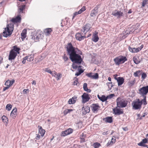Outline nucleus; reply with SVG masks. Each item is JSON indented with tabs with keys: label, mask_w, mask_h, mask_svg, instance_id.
I'll use <instances>...</instances> for the list:
<instances>
[{
	"label": "nucleus",
	"mask_w": 148,
	"mask_h": 148,
	"mask_svg": "<svg viewBox=\"0 0 148 148\" xmlns=\"http://www.w3.org/2000/svg\"><path fill=\"white\" fill-rule=\"evenodd\" d=\"M75 36L76 39L79 41H81L86 38L85 35L82 34L81 32L77 33L75 34Z\"/></svg>",
	"instance_id": "obj_9"
},
{
	"label": "nucleus",
	"mask_w": 148,
	"mask_h": 148,
	"mask_svg": "<svg viewBox=\"0 0 148 148\" xmlns=\"http://www.w3.org/2000/svg\"><path fill=\"white\" fill-rule=\"evenodd\" d=\"M45 71L46 72H48V73H49L51 74H52V71H51V70L50 69H49L48 68L45 69Z\"/></svg>",
	"instance_id": "obj_53"
},
{
	"label": "nucleus",
	"mask_w": 148,
	"mask_h": 148,
	"mask_svg": "<svg viewBox=\"0 0 148 148\" xmlns=\"http://www.w3.org/2000/svg\"><path fill=\"white\" fill-rule=\"evenodd\" d=\"M147 114H146V113H144V114H143V116H141V117H140V119H142V117H145V116L146 115H147Z\"/></svg>",
	"instance_id": "obj_63"
},
{
	"label": "nucleus",
	"mask_w": 148,
	"mask_h": 148,
	"mask_svg": "<svg viewBox=\"0 0 148 148\" xmlns=\"http://www.w3.org/2000/svg\"><path fill=\"white\" fill-rule=\"evenodd\" d=\"M141 70H139L134 72V76L135 77H139L141 73Z\"/></svg>",
	"instance_id": "obj_30"
},
{
	"label": "nucleus",
	"mask_w": 148,
	"mask_h": 148,
	"mask_svg": "<svg viewBox=\"0 0 148 148\" xmlns=\"http://www.w3.org/2000/svg\"><path fill=\"white\" fill-rule=\"evenodd\" d=\"M139 27V24H136L135 25H133L129 29V30H128L127 31H129V34H130L135 30L138 29Z\"/></svg>",
	"instance_id": "obj_13"
},
{
	"label": "nucleus",
	"mask_w": 148,
	"mask_h": 148,
	"mask_svg": "<svg viewBox=\"0 0 148 148\" xmlns=\"http://www.w3.org/2000/svg\"><path fill=\"white\" fill-rule=\"evenodd\" d=\"M9 87L8 86H7L6 87H4L3 89V91H4L5 90H6L8 89L9 88Z\"/></svg>",
	"instance_id": "obj_61"
},
{
	"label": "nucleus",
	"mask_w": 148,
	"mask_h": 148,
	"mask_svg": "<svg viewBox=\"0 0 148 148\" xmlns=\"http://www.w3.org/2000/svg\"><path fill=\"white\" fill-rule=\"evenodd\" d=\"M143 45H142L140 47L138 48L131 47L129 46V50L132 53L137 52L140 51L143 47Z\"/></svg>",
	"instance_id": "obj_8"
},
{
	"label": "nucleus",
	"mask_w": 148,
	"mask_h": 148,
	"mask_svg": "<svg viewBox=\"0 0 148 148\" xmlns=\"http://www.w3.org/2000/svg\"><path fill=\"white\" fill-rule=\"evenodd\" d=\"M21 35L23 38H25L26 36V31L25 29H24L21 33Z\"/></svg>",
	"instance_id": "obj_33"
},
{
	"label": "nucleus",
	"mask_w": 148,
	"mask_h": 148,
	"mask_svg": "<svg viewBox=\"0 0 148 148\" xmlns=\"http://www.w3.org/2000/svg\"><path fill=\"white\" fill-rule=\"evenodd\" d=\"M25 58H26V59H27V60L28 61L30 62L33 61L34 59L33 57L31 56H26L25 57Z\"/></svg>",
	"instance_id": "obj_34"
},
{
	"label": "nucleus",
	"mask_w": 148,
	"mask_h": 148,
	"mask_svg": "<svg viewBox=\"0 0 148 148\" xmlns=\"http://www.w3.org/2000/svg\"><path fill=\"white\" fill-rule=\"evenodd\" d=\"M25 5H22L21 6H20L18 8V12L20 13H22L23 10L25 8Z\"/></svg>",
	"instance_id": "obj_32"
},
{
	"label": "nucleus",
	"mask_w": 148,
	"mask_h": 148,
	"mask_svg": "<svg viewBox=\"0 0 148 148\" xmlns=\"http://www.w3.org/2000/svg\"><path fill=\"white\" fill-rule=\"evenodd\" d=\"M138 146H142V147H147V145H145L144 144H142V143H141L140 145H138Z\"/></svg>",
	"instance_id": "obj_56"
},
{
	"label": "nucleus",
	"mask_w": 148,
	"mask_h": 148,
	"mask_svg": "<svg viewBox=\"0 0 148 148\" xmlns=\"http://www.w3.org/2000/svg\"><path fill=\"white\" fill-rule=\"evenodd\" d=\"M39 134L41 136H43L45 133V130L43 129L41 126H39Z\"/></svg>",
	"instance_id": "obj_27"
},
{
	"label": "nucleus",
	"mask_w": 148,
	"mask_h": 148,
	"mask_svg": "<svg viewBox=\"0 0 148 148\" xmlns=\"http://www.w3.org/2000/svg\"><path fill=\"white\" fill-rule=\"evenodd\" d=\"M114 96V94H111L107 97V99H111Z\"/></svg>",
	"instance_id": "obj_49"
},
{
	"label": "nucleus",
	"mask_w": 148,
	"mask_h": 148,
	"mask_svg": "<svg viewBox=\"0 0 148 148\" xmlns=\"http://www.w3.org/2000/svg\"><path fill=\"white\" fill-rule=\"evenodd\" d=\"M12 107V106L10 104H8L6 106L5 108L8 111L10 110Z\"/></svg>",
	"instance_id": "obj_36"
},
{
	"label": "nucleus",
	"mask_w": 148,
	"mask_h": 148,
	"mask_svg": "<svg viewBox=\"0 0 148 148\" xmlns=\"http://www.w3.org/2000/svg\"><path fill=\"white\" fill-rule=\"evenodd\" d=\"M56 77L57 79V80L59 79L61 77V74H57L56 75Z\"/></svg>",
	"instance_id": "obj_50"
},
{
	"label": "nucleus",
	"mask_w": 148,
	"mask_h": 148,
	"mask_svg": "<svg viewBox=\"0 0 148 148\" xmlns=\"http://www.w3.org/2000/svg\"><path fill=\"white\" fill-rule=\"evenodd\" d=\"M17 55V53L12 50L10 52L8 59L9 60H14Z\"/></svg>",
	"instance_id": "obj_11"
},
{
	"label": "nucleus",
	"mask_w": 148,
	"mask_h": 148,
	"mask_svg": "<svg viewBox=\"0 0 148 148\" xmlns=\"http://www.w3.org/2000/svg\"><path fill=\"white\" fill-rule=\"evenodd\" d=\"M147 77V75L145 73H143L142 74L141 77L143 79H144Z\"/></svg>",
	"instance_id": "obj_48"
},
{
	"label": "nucleus",
	"mask_w": 148,
	"mask_h": 148,
	"mask_svg": "<svg viewBox=\"0 0 148 148\" xmlns=\"http://www.w3.org/2000/svg\"><path fill=\"white\" fill-rule=\"evenodd\" d=\"M133 107L136 109L137 110L140 109L141 107L142 103L140 102V100L138 99L136 101H134L132 103Z\"/></svg>",
	"instance_id": "obj_7"
},
{
	"label": "nucleus",
	"mask_w": 148,
	"mask_h": 148,
	"mask_svg": "<svg viewBox=\"0 0 148 148\" xmlns=\"http://www.w3.org/2000/svg\"><path fill=\"white\" fill-rule=\"evenodd\" d=\"M144 97V99L141 100H140V102H141L142 104L143 103V105H146L147 104V103L146 101V96H143Z\"/></svg>",
	"instance_id": "obj_35"
},
{
	"label": "nucleus",
	"mask_w": 148,
	"mask_h": 148,
	"mask_svg": "<svg viewBox=\"0 0 148 148\" xmlns=\"http://www.w3.org/2000/svg\"><path fill=\"white\" fill-rule=\"evenodd\" d=\"M13 25H7L6 28H5V30L3 32V36L4 37H7L10 35L13 30Z\"/></svg>",
	"instance_id": "obj_2"
},
{
	"label": "nucleus",
	"mask_w": 148,
	"mask_h": 148,
	"mask_svg": "<svg viewBox=\"0 0 148 148\" xmlns=\"http://www.w3.org/2000/svg\"><path fill=\"white\" fill-rule=\"evenodd\" d=\"M97 97L102 102H104L107 99V97H106L104 95H103L101 97H100L99 95H98Z\"/></svg>",
	"instance_id": "obj_28"
},
{
	"label": "nucleus",
	"mask_w": 148,
	"mask_h": 148,
	"mask_svg": "<svg viewBox=\"0 0 148 148\" xmlns=\"http://www.w3.org/2000/svg\"><path fill=\"white\" fill-rule=\"evenodd\" d=\"M114 79L117 80L118 86L121 85L124 82V79L122 77H115Z\"/></svg>",
	"instance_id": "obj_18"
},
{
	"label": "nucleus",
	"mask_w": 148,
	"mask_h": 148,
	"mask_svg": "<svg viewBox=\"0 0 148 148\" xmlns=\"http://www.w3.org/2000/svg\"><path fill=\"white\" fill-rule=\"evenodd\" d=\"M114 114L115 115H119L122 114L123 113V110H121L120 108H118L117 107H116L113 110Z\"/></svg>",
	"instance_id": "obj_15"
},
{
	"label": "nucleus",
	"mask_w": 148,
	"mask_h": 148,
	"mask_svg": "<svg viewBox=\"0 0 148 148\" xmlns=\"http://www.w3.org/2000/svg\"><path fill=\"white\" fill-rule=\"evenodd\" d=\"M26 58H25V57L23 58V60L22 61V62L23 64L25 63L26 62V60H27V59H26Z\"/></svg>",
	"instance_id": "obj_60"
},
{
	"label": "nucleus",
	"mask_w": 148,
	"mask_h": 148,
	"mask_svg": "<svg viewBox=\"0 0 148 148\" xmlns=\"http://www.w3.org/2000/svg\"><path fill=\"white\" fill-rule=\"evenodd\" d=\"M82 66H78V70H79V72L81 73V74L84 71L82 69Z\"/></svg>",
	"instance_id": "obj_44"
},
{
	"label": "nucleus",
	"mask_w": 148,
	"mask_h": 148,
	"mask_svg": "<svg viewBox=\"0 0 148 148\" xmlns=\"http://www.w3.org/2000/svg\"><path fill=\"white\" fill-rule=\"evenodd\" d=\"M79 14H80L79 12V11L75 12L73 14V16L72 19H74L76 16Z\"/></svg>",
	"instance_id": "obj_51"
},
{
	"label": "nucleus",
	"mask_w": 148,
	"mask_h": 148,
	"mask_svg": "<svg viewBox=\"0 0 148 148\" xmlns=\"http://www.w3.org/2000/svg\"><path fill=\"white\" fill-rule=\"evenodd\" d=\"M138 91L140 95L143 96H146L148 93V85L142 87L138 90Z\"/></svg>",
	"instance_id": "obj_6"
},
{
	"label": "nucleus",
	"mask_w": 148,
	"mask_h": 148,
	"mask_svg": "<svg viewBox=\"0 0 148 148\" xmlns=\"http://www.w3.org/2000/svg\"><path fill=\"white\" fill-rule=\"evenodd\" d=\"M66 50L72 62L79 64H81L83 59L81 56L82 55V52L80 50L73 47L72 44L70 43L68 44Z\"/></svg>",
	"instance_id": "obj_1"
},
{
	"label": "nucleus",
	"mask_w": 148,
	"mask_h": 148,
	"mask_svg": "<svg viewBox=\"0 0 148 148\" xmlns=\"http://www.w3.org/2000/svg\"><path fill=\"white\" fill-rule=\"evenodd\" d=\"M106 123H111L113 122L112 118L111 116H108L103 119Z\"/></svg>",
	"instance_id": "obj_26"
},
{
	"label": "nucleus",
	"mask_w": 148,
	"mask_h": 148,
	"mask_svg": "<svg viewBox=\"0 0 148 148\" xmlns=\"http://www.w3.org/2000/svg\"><path fill=\"white\" fill-rule=\"evenodd\" d=\"M82 102L84 103L88 101L90 99L89 95L86 93H84L82 96Z\"/></svg>",
	"instance_id": "obj_10"
},
{
	"label": "nucleus",
	"mask_w": 148,
	"mask_h": 148,
	"mask_svg": "<svg viewBox=\"0 0 148 148\" xmlns=\"http://www.w3.org/2000/svg\"><path fill=\"white\" fill-rule=\"evenodd\" d=\"M127 60L126 57L122 56L116 57L114 60L115 64L117 65L123 64Z\"/></svg>",
	"instance_id": "obj_3"
},
{
	"label": "nucleus",
	"mask_w": 148,
	"mask_h": 148,
	"mask_svg": "<svg viewBox=\"0 0 148 148\" xmlns=\"http://www.w3.org/2000/svg\"><path fill=\"white\" fill-rule=\"evenodd\" d=\"M82 110V114L84 115H85L90 112V107L88 106L83 107Z\"/></svg>",
	"instance_id": "obj_19"
},
{
	"label": "nucleus",
	"mask_w": 148,
	"mask_h": 148,
	"mask_svg": "<svg viewBox=\"0 0 148 148\" xmlns=\"http://www.w3.org/2000/svg\"><path fill=\"white\" fill-rule=\"evenodd\" d=\"M79 83L77 81H75L73 82V84L74 85H77Z\"/></svg>",
	"instance_id": "obj_59"
},
{
	"label": "nucleus",
	"mask_w": 148,
	"mask_h": 148,
	"mask_svg": "<svg viewBox=\"0 0 148 148\" xmlns=\"http://www.w3.org/2000/svg\"><path fill=\"white\" fill-rule=\"evenodd\" d=\"M85 10H86L85 7V6H84L80 10L78 11L79 12V13H80V14L82 13L83 12L85 11Z\"/></svg>",
	"instance_id": "obj_46"
},
{
	"label": "nucleus",
	"mask_w": 148,
	"mask_h": 148,
	"mask_svg": "<svg viewBox=\"0 0 148 148\" xmlns=\"http://www.w3.org/2000/svg\"><path fill=\"white\" fill-rule=\"evenodd\" d=\"M77 97L74 96L72 97V98L70 99L68 101L69 104H74L75 103L77 99Z\"/></svg>",
	"instance_id": "obj_21"
},
{
	"label": "nucleus",
	"mask_w": 148,
	"mask_h": 148,
	"mask_svg": "<svg viewBox=\"0 0 148 148\" xmlns=\"http://www.w3.org/2000/svg\"><path fill=\"white\" fill-rule=\"evenodd\" d=\"M29 90L28 89H25L23 90V92L24 93V94H26L28 92H27Z\"/></svg>",
	"instance_id": "obj_55"
},
{
	"label": "nucleus",
	"mask_w": 148,
	"mask_h": 148,
	"mask_svg": "<svg viewBox=\"0 0 148 148\" xmlns=\"http://www.w3.org/2000/svg\"><path fill=\"white\" fill-rule=\"evenodd\" d=\"M133 59L134 62L136 64H138L140 62V61L135 57H134Z\"/></svg>",
	"instance_id": "obj_40"
},
{
	"label": "nucleus",
	"mask_w": 148,
	"mask_h": 148,
	"mask_svg": "<svg viewBox=\"0 0 148 148\" xmlns=\"http://www.w3.org/2000/svg\"><path fill=\"white\" fill-rule=\"evenodd\" d=\"M91 28V26L90 24H86L82 27V29L81 30V33H82V34L85 35L88 32L91 31L90 30Z\"/></svg>",
	"instance_id": "obj_5"
},
{
	"label": "nucleus",
	"mask_w": 148,
	"mask_h": 148,
	"mask_svg": "<svg viewBox=\"0 0 148 148\" xmlns=\"http://www.w3.org/2000/svg\"><path fill=\"white\" fill-rule=\"evenodd\" d=\"M108 134V131L103 132L102 133V134L103 135H107Z\"/></svg>",
	"instance_id": "obj_58"
},
{
	"label": "nucleus",
	"mask_w": 148,
	"mask_h": 148,
	"mask_svg": "<svg viewBox=\"0 0 148 148\" xmlns=\"http://www.w3.org/2000/svg\"><path fill=\"white\" fill-rule=\"evenodd\" d=\"M112 15L116 16L117 18H119L123 16V13L120 11L115 10L112 12Z\"/></svg>",
	"instance_id": "obj_12"
},
{
	"label": "nucleus",
	"mask_w": 148,
	"mask_h": 148,
	"mask_svg": "<svg viewBox=\"0 0 148 148\" xmlns=\"http://www.w3.org/2000/svg\"><path fill=\"white\" fill-rule=\"evenodd\" d=\"M76 63H73L72 64V67L73 69H76L78 67L77 65L75 64Z\"/></svg>",
	"instance_id": "obj_52"
},
{
	"label": "nucleus",
	"mask_w": 148,
	"mask_h": 148,
	"mask_svg": "<svg viewBox=\"0 0 148 148\" xmlns=\"http://www.w3.org/2000/svg\"><path fill=\"white\" fill-rule=\"evenodd\" d=\"M14 82V80L11 81L9 79H8L5 82V85L10 87L13 84Z\"/></svg>",
	"instance_id": "obj_22"
},
{
	"label": "nucleus",
	"mask_w": 148,
	"mask_h": 148,
	"mask_svg": "<svg viewBox=\"0 0 148 148\" xmlns=\"http://www.w3.org/2000/svg\"><path fill=\"white\" fill-rule=\"evenodd\" d=\"M99 107L98 104H94L92 105L91 108L92 110L94 112L97 110L98 108Z\"/></svg>",
	"instance_id": "obj_25"
},
{
	"label": "nucleus",
	"mask_w": 148,
	"mask_h": 148,
	"mask_svg": "<svg viewBox=\"0 0 148 148\" xmlns=\"http://www.w3.org/2000/svg\"><path fill=\"white\" fill-rule=\"evenodd\" d=\"M73 130L72 129L69 128L66 130L63 131L61 133V135L63 136L69 135L73 132Z\"/></svg>",
	"instance_id": "obj_14"
},
{
	"label": "nucleus",
	"mask_w": 148,
	"mask_h": 148,
	"mask_svg": "<svg viewBox=\"0 0 148 148\" xmlns=\"http://www.w3.org/2000/svg\"><path fill=\"white\" fill-rule=\"evenodd\" d=\"M68 113H69V112L67 109L65 110L63 112V113L64 115H66Z\"/></svg>",
	"instance_id": "obj_54"
},
{
	"label": "nucleus",
	"mask_w": 148,
	"mask_h": 148,
	"mask_svg": "<svg viewBox=\"0 0 148 148\" xmlns=\"http://www.w3.org/2000/svg\"><path fill=\"white\" fill-rule=\"evenodd\" d=\"M147 140L146 138H145L142 140V141L140 143L138 144V145H139L142 143V144L147 143Z\"/></svg>",
	"instance_id": "obj_41"
},
{
	"label": "nucleus",
	"mask_w": 148,
	"mask_h": 148,
	"mask_svg": "<svg viewBox=\"0 0 148 148\" xmlns=\"http://www.w3.org/2000/svg\"><path fill=\"white\" fill-rule=\"evenodd\" d=\"M92 73H87L86 75L92 79H97L99 78V75L97 73H95L94 75H92Z\"/></svg>",
	"instance_id": "obj_16"
},
{
	"label": "nucleus",
	"mask_w": 148,
	"mask_h": 148,
	"mask_svg": "<svg viewBox=\"0 0 148 148\" xmlns=\"http://www.w3.org/2000/svg\"><path fill=\"white\" fill-rule=\"evenodd\" d=\"M21 17L20 16H18L15 18H13L12 20V21L14 23L19 22L21 21Z\"/></svg>",
	"instance_id": "obj_24"
},
{
	"label": "nucleus",
	"mask_w": 148,
	"mask_h": 148,
	"mask_svg": "<svg viewBox=\"0 0 148 148\" xmlns=\"http://www.w3.org/2000/svg\"><path fill=\"white\" fill-rule=\"evenodd\" d=\"M40 135L39 134L37 135V136L36 137V138L37 140H38L40 138Z\"/></svg>",
	"instance_id": "obj_62"
},
{
	"label": "nucleus",
	"mask_w": 148,
	"mask_h": 148,
	"mask_svg": "<svg viewBox=\"0 0 148 148\" xmlns=\"http://www.w3.org/2000/svg\"><path fill=\"white\" fill-rule=\"evenodd\" d=\"M117 106L119 108H124L127 105V101L123 99H121L119 97L117 98L116 100Z\"/></svg>",
	"instance_id": "obj_4"
},
{
	"label": "nucleus",
	"mask_w": 148,
	"mask_h": 148,
	"mask_svg": "<svg viewBox=\"0 0 148 148\" xmlns=\"http://www.w3.org/2000/svg\"><path fill=\"white\" fill-rule=\"evenodd\" d=\"M2 119L3 121L4 122L7 123V122L8 121V118L5 116H3L2 117Z\"/></svg>",
	"instance_id": "obj_39"
},
{
	"label": "nucleus",
	"mask_w": 148,
	"mask_h": 148,
	"mask_svg": "<svg viewBox=\"0 0 148 148\" xmlns=\"http://www.w3.org/2000/svg\"><path fill=\"white\" fill-rule=\"evenodd\" d=\"M107 85L108 86L109 88L110 89H111L113 86V85L112 82L107 83Z\"/></svg>",
	"instance_id": "obj_42"
},
{
	"label": "nucleus",
	"mask_w": 148,
	"mask_h": 148,
	"mask_svg": "<svg viewBox=\"0 0 148 148\" xmlns=\"http://www.w3.org/2000/svg\"><path fill=\"white\" fill-rule=\"evenodd\" d=\"M14 51H16V52L19 53V51L20 50V49L17 47L16 46H14L13 47V49Z\"/></svg>",
	"instance_id": "obj_37"
},
{
	"label": "nucleus",
	"mask_w": 148,
	"mask_h": 148,
	"mask_svg": "<svg viewBox=\"0 0 148 148\" xmlns=\"http://www.w3.org/2000/svg\"><path fill=\"white\" fill-rule=\"evenodd\" d=\"M97 34L98 32H95V33H94L93 34V38L92 39V40L93 41L95 42H97L99 39V38L97 35Z\"/></svg>",
	"instance_id": "obj_23"
},
{
	"label": "nucleus",
	"mask_w": 148,
	"mask_h": 148,
	"mask_svg": "<svg viewBox=\"0 0 148 148\" xmlns=\"http://www.w3.org/2000/svg\"><path fill=\"white\" fill-rule=\"evenodd\" d=\"M63 59L64 60V62L67 61L69 60V58L66 55V54H64V56L63 57Z\"/></svg>",
	"instance_id": "obj_47"
},
{
	"label": "nucleus",
	"mask_w": 148,
	"mask_h": 148,
	"mask_svg": "<svg viewBox=\"0 0 148 148\" xmlns=\"http://www.w3.org/2000/svg\"><path fill=\"white\" fill-rule=\"evenodd\" d=\"M136 82L135 79L132 81H131L129 82V84L130 86H132L134 85Z\"/></svg>",
	"instance_id": "obj_45"
},
{
	"label": "nucleus",
	"mask_w": 148,
	"mask_h": 148,
	"mask_svg": "<svg viewBox=\"0 0 148 148\" xmlns=\"http://www.w3.org/2000/svg\"><path fill=\"white\" fill-rule=\"evenodd\" d=\"M98 8V7L97 6L95 7L91 11L90 14V15L91 17H95L97 14Z\"/></svg>",
	"instance_id": "obj_17"
},
{
	"label": "nucleus",
	"mask_w": 148,
	"mask_h": 148,
	"mask_svg": "<svg viewBox=\"0 0 148 148\" xmlns=\"http://www.w3.org/2000/svg\"><path fill=\"white\" fill-rule=\"evenodd\" d=\"M94 148H98L100 146V144L98 143H94L93 144Z\"/></svg>",
	"instance_id": "obj_43"
},
{
	"label": "nucleus",
	"mask_w": 148,
	"mask_h": 148,
	"mask_svg": "<svg viewBox=\"0 0 148 148\" xmlns=\"http://www.w3.org/2000/svg\"><path fill=\"white\" fill-rule=\"evenodd\" d=\"M52 72V74H51V75H52L53 76H55V75L56 74V73L55 71H53Z\"/></svg>",
	"instance_id": "obj_64"
},
{
	"label": "nucleus",
	"mask_w": 148,
	"mask_h": 148,
	"mask_svg": "<svg viewBox=\"0 0 148 148\" xmlns=\"http://www.w3.org/2000/svg\"><path fill=\"white\" fill-rule=\"evenodd\" d=\"M83 88L84 90L88 92H90L91 91L90 89L87 88V84L86 83H84L83 84Z\"/></svg>",
	"instance_id": "obj_29"
},
{
	"label": "nucleus",
	"mask_w": 148,
	"mask_h": 148,
	"mask_svg": "<svg viewBox=\"0 0 148 148\" xmlns=\"http://www.w3.org/2000/svg\"><path fill=\"white\" fill-rule=\"evenodd\" d=\"M52 31L51 28H48L45 30L44 32L46 35H48L50 34Z\"/></svg>",
	"instance_id": "obj_31"
},
{
	"label": "nucleus",
	"mask_w": 148,
	"mask_h": 148,
	"mask_svg": "<svg viewBox=\"0 0 148 148\" xmlns=\"http://www.w3.org/2000/svg\"><path fill=\"white\" fill-rule=\"evenodd\" d=\"M17 111V108H14L11 112L10 116L13 119H14L16 117Z\"/></svg>",
	"instance_id": "obj_20"
},
{
	"label": "nucleus",
	"mask_w": 148,
	"mask_h": 148,
	"mask_svg": "<svg viewBox=\"0 0 148 148\" xmlns=\"http://www.w3.org/2000/svg\"><path fill=\"white\" fill-rule=\"evenodd\" d=\"M146 4V1H144L142 3V6L144 7Z\"/></svg>",
	"instance_id": "obj_57"
},
{
	"label": "nucleus",
	"mask_w": 148,
	"mask_h": 148,
	"mask_svg": "<svg viewBox=\"0 0 148 148\" xmlns=\"http://www.w3.org/2000/svg\"><path fill=\"white\" fill-rule=\"evenodd\" d=\"M116 139H114V141H109L106 144V146L108 147L110 145H112L113 143H115Z\"/></svg>",
	"instance_id": "obj_38"
}]
</instances>
